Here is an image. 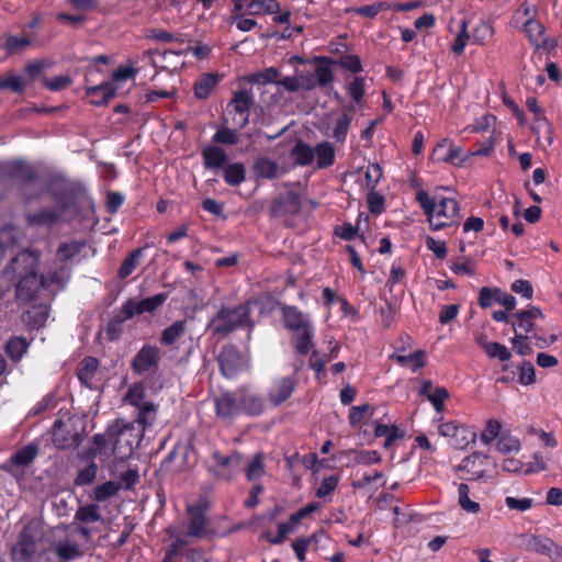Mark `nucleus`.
I'll return each mask as SVG.
<instances>
[{
	"instance_id": "obj_50",
	"label": "nucleus",
	"mask_w": 562,
	"mask_h": 562,
	"mask_svg": "<svg viewBox=\"0 0 562 562\" xmlns=\"http://www.w3.org/2000/svg\"><path fill=\"white\" fill-rule=\"evenodd\" d=\"M294 525L290 522H279L277 535H272L270 531L262 532L261 537L265 538L271 544H281L285 541L286 536L293 531Z\"/></svg>"
},
{
	"instance_id": "obj_15",
	"label": "nucleus",
	"mask_w": 562,
	"mask_h": 562,
	"mask_svg": "<svg viewBox=\"0 0 562 562\" xmlns=\"http://www.w3.org/2000/svg\"><path fill=\"white\" fill-rule=\"evenodd\" d=\"M168 299L167 293H157L153 296L145 297L143 300L136 301L134 299H127L124 304V312L127 317H135L137 315H142L144 313L153 314L159 307H161Z\"/></svg>"
},
{
	"instance_id": "obj_56",
	"label": "nucleus",
	"mask_w": 562,
	"mask_h": 562,
	"mask_svg": "<svg viewBox=\"0 0 562 562\" xmlns=\"http://www.w3.org/2000/svg\"><path fill=\"white\" fill-rule=\"evenodd\" d=\"M494 34L493 26L490 22L480 21V23L474 27L472 37L475 44L483 45L490 38H492Z\"/></svg>"
},
{
	"instance_id": "obj_13",
	"label": "nucleus",
	"mask_w": 562,
	"mask_h": 562,
	"mask_svg": "<svg viewBox=\"0 0 562 562\" xmlns=\"http://www.w3.org/2000/svg\"><path fill=\"white\" fill-rule=\"evenodd\" d=\"M217 361L222 373L228 379L235 378L245 367L243 356L234 345L222 347Z\"/></svg>"
},
{
	"instance_id": "obj_19",
	"label": "nucleus",
	"mask_w": 562,
	"mask_h": 562,
	"mask_svg": "<svg viewBox=\"0 0 562 562\" xmlns=\"http://www.w3.org/2000/svg\"><path fill=\"white\" fill-rule=\"evenodd\" d=\"M216 415L224 419L234 418L241 413L239 391L237 393L224 392L215 398Z\"/></svg>"
},
{
	"instance_id": "obj_36",
	"label": "nucleus",
	"mask_w": 562,
	"mask_h": 562,
	"mask_svg": "<svg viewBox=\"0 0 562 562\" xmlns=\"http://www.w3.org/2000/svg\"><path fill=\"white\" fill-rule=\"evenodd\" d=\"M98 368H99L98 359H95L93 357L85 358L80 362V364L78 367V371H77V376H78L79 381L83 385L91 387V383H92V380L98 371Z\"/></svg>"
},
{
	"instance_id": "obj_10",
	"label": "nucleus",
	"mask_w": 562,
	"mask_h": 562,
	"mask_svg": "<svg viewBox=\"0 0 562 562\" xmlns=\"http://www.w3.org/2000/svg\"><path fill=\"white\" fill-rule=\"evenodd\" d=\"M53 443L60 450L77 449L81 441V434L72 424L57 419L52 428Z\"/></svg>"
},
{
	"instance_id": "obj_29",
	"label": "nucleus",
	"mask_w": 562,
	"mask_h": 562,
	"mask_svg": "<svg viewBox=\"0 0 562 562\" xmlns=\"http://www.w3.org/2000/svg\"><path fill=\"white\" fill-rule=\"evenodd\" d=\"M520 25H522L526 36L533 46L542 47L547 44L544 27L539 21L528 18Z\"/></svg>"
},
{
	"instance_id": "obj_53",
	"label": "nucleus",
	"mask_w": 562,
	"mask_h": 562,
	"mask_svg": "<svg viewBox=\"0 0 562 562\" xmlns=\"http://www.w3.org/2000/svg\"><path fill=\"white\" fill-rule=\"evenodd\" d=\"M98 465L94 462H90L83 469L78 471L77 476L75 477V485L77 486H87L93 483L97 477Z\"/></svg>"
},
{
	"instance_id": "obj_6",
	"label": "nucleus",
	"mask_w": 562,
	"mask_h": 562,
	"mask_svg": "<svg viewBox=\"0 0 562 562\" xmlns=\"http://www.w3.org/2000/svg\"><path fill=\"white\" fill-rule=\"evenodd\" d=\"M243 326L249 328L254 326L250 321V311L247 304H239L235 307H221L216 315L210 321L207 330H211L213 335L226 336Z\"/></svg>"
},
{
	"instance_id": "obj_1",
	"label": "nucleus",
	"mask_w": 562,
	"mask_h": 562,
	"mask_svg": "<svg viewBox=\"0 0 562 562\" xmlns=\"http://www.w3.org/2000/svg\"><path fill=\"white\" fill-rule=\"evenodd\" d=\"M41 255L36 250L25 249L11 258L8 271L18 279L15 297L19 302L34 300L41 289H44L42 274L37 273Z\"/></svg>"
},
{
	"instance_id": "obj_2",
	"label": "nucleus",
	"mask_w": 562,
	"mask_h": 562,
	"mask_svg": "<svg viewBox=\"0 0 562 562\" xmlns=\"http://www.w3.org/2000/svg\"><path fill=\"white\" fill-rule=\"evenodd\" d=\"M48 193L55 202L54 207H43L34 213L26 214L30 226L52 227L58 223L64 214L75 209V193L64 181L53 180L48 186Z\"/></svg>"
},
{
	"instance_id": "obj_9",
	"label": "nucleus",
	"mask_w": 562,
	"mask_h": 562,
	"mask_svg": "<svg viewBox=\"0 0 562 562\" xmlns=\"http://www.w3.org/2000/svg\"><path fill=\"white\" fill-rule=\"evenodd\" d=\"M97 521H103L100 513V506L97 503H90L80 505L77 508L71 526H76L77 532L86 542H89L94 531L93 528L89 527V525Z\"/></svg>"
},
{
	"instance_id": "obj_26",
	"label": "nucleus",
	"mask_w": 562,
	"mask_h": 562,
	"mask_svg": "<svg viewBox=\"0 0 562 562\" xmlns=\"http://www.w3.org/2000/svg\"><path fill=\"white\" fill-rule=\"evenodd\" d=\"M125 404H128L138 411L153 403L146 395V390L143 383L135 382L128 386L126 394L123 397Z\"/></svg>"
},
{
	"instance_id": "obj_45",
	"label": "nucleus",
	"mask_w": 562,
	"mask_h": 562,
	"mask_svg": "<svg viewBox=\"0 0 562 562\" xmlns=\"http://www.w3.org/2000/svg\"><path fill=\"white\" fill-rule=\"evenodd\" d=\"M470 488L468 484L460 483L458 486V504L462 510L469 514H477L481 510V505L477 502L470 499Z\"/></svg>"
},
{
	"instance_id": "obj_28",
	"label": "nucleus",
	"mask_w": 562,
	"mask_h": 562,
	"mask_svg": "<svg viewBox=\"0 0 562 562\" xmlns=\"http://www.w3.org/2000/svg\"><path fill=\"white\" fill-rule=\"evenodd\" d=\"M53 551L64 562L75 560L82 555L80 546L71 539H61L54 543Z\"/></svg>"
},
{
	"instance_id": "obj_51",
	"label": "nucleus",
	"mask_w": 562,
	"mask_h": 562,
	"mask_svg": "<svg viewBox=\"0 0 562 562\" xmlns=\"http://www.w3.org/2000/svg\"><path fill=\"white\" fill-rule=\"evenodd\" d=\"M481 347L491 358H497L501 361H507L510 359L512 353L508 348L499 342H481Z\"/></svg>"
},
{
	"instance_id": "obj_20",
	"label": "nucleus",
	"mask_w": 562,
	"mask_h": 562,
	"mask_svg": "<svg viewBox=\"0 0 562 562\" xmlns=\"http://www.w3.org/2000/svg\"><path fill=\"white\" fill-rule=\"evenodd\" d=\"M462 153V148L453 145L448 138L440 140L434 149V156L437 160L452 165H460L463 161L461 159Z\"/></svg>"
},
{
	"instance_id": "obj_14",
	"label": "nucleus",
	"mask_w": 562,
	"mask_h": 562,
	"mask_svg": "<svg viewBox=\"0 0 562 562\" xmlns=\"http://www.w3.org/2000/svg\"><path fill=\"white\" fill-rule=\"evenodd\" d=\"M301 196L297 192L288 191L280 193L272 202L270 215L272 217L294 216L301 212Z\"/></svg>"
},
{
	"instance_id": "obj_62",
	"label": "nucleus",
	"mask_w": 562,
	"mask_h": 562,
	"mask_svg": "<svg viewBox=\"0 0 562 562\" xmlns=\"http://www.w3.org/2000/svg\"><path fill=\"white\" fill-rule=\"evenodd\" d=\"M238 140L239 138L236 131L226 126L218 128L212 137L213 143L223 145H236Z\"/></svg>"
},
{
	"instance_id": "obj_54",
	"label": "nucleus",
	"mask_w": 562,
	"mask_h": 562,
	"mask_svg": "<svg viewBox=\"0 0 562 562\" xmlns=\"http://www.w3.org/2000/svg\"><path fill=\"white\" fill-rule=\"evenodd\" d=\"M26 87L25 80L21 76L9 75L0 78V91L10 90L15 93H22Z\"/></svg>"
},
{
	"instance_id": "obj_18",
	"label": "nucleus",
	"mask_w": 562,
	"mask_h": 562,
	"mask_svg": "<svg viewBox=\"0 0 562 562\" xmlns=\"http://www.w3.org/2000/svg\"><path fill=\"white\" fill-rule=\"evenodd\" d=\"M296 384L294 375L274 379L268 392L270 403L278 406L285 402L294 392Z\"/></svg>"
},
{
	"instance_id": "obj_57",
	"label": "nucleus",
	"mask_w": 562,
	"mask_h": 562,
	"mask_svg": "<svg viewBox=\"0 0 562 562\" xmlns=\"http://www.w3.org/2000/svg\"><path fill=\"white\" fill-rule=\"evenodd\" d=\"M552 540L544 536H532L527 542V547L530 551L547 555L550 552Z\"/></svg>"
},
{
	"instance_id": "obj_41",
	"label": "nucleus",
	"mask_w": 562,
	"mask_h": 562,
	"mask_svg": "<svg viewBox=\"0 0 562 562\" xmlns=\"http://www.w3.org/2000/svg\"><path fill=\"white\" fill-rule=\"evenodd\" d=\"M424 357L423 350H416L411 355H394L391 358L403 367H409L413 372H417L425 366Z\"/></svg>"
},
{
	"instance_id": "obj_44",
	"label": "nucleus",
	"mask_w": 562,
	"mask_h": 562,
	"mask_svg": "<svg viewBox=\"0 0 562 562\" xmlns=\"http://www.w3.org/2000/svg\"><path fill=\"white\" fill-rule=\"evenodd\" d=\"M224 181L233 187H237L246 179L245 167L241 162L229 164L224 169Z\"/></svg>"
},
{
	"instance_id": "obj_7",
	"label": "nucleus",
	"mask_w": 562,
	"mask_h": 562,
	"mask_svg": "<svg viewBox=\"0 0 562 562\" xmlns=\"http://www.w3.org/2000/svg\"><path fill=\"white\" fill-rule=\"evenodd\" d=\"M212 460L213 463L207 468V471L218 481L229 482L243 470V456L236 451L224 456L218 450H214Z\"/></svg>"
},
{
	"instance_id": "obj_11",
	"label": "nucleus",
	"mask_w": 562,
	"mask_h": 562,
	"mask_svg": "<svg viewBox=\"0 0 562 562\" xmlns=\"http://www.w3.org/2000/svg\"><path fill=\"white\" fill-rule=\"evenodd\" d=\"M187 513L189 516L188 536L200 539L205 537L210 522L206 517L207 502L205 499H200L188 505Z\"/></svg>"
},
{
	"instance_id": "obj_27",
	"label": "nucleus",
	"mask_w": 562,
	"mask_h": 562,
	"mask_svg": "<svg viewBox=\"0 0 562 562\" xmlns=\"http://www.w3.org/2000/svg\"><path fill=\"white\" fill-rule=\"evenodd\" d=\"M203 164L206 169H220L227 162L225 150L216 145H209L202 150Z\"/></svg>"
},
{
	"instance_id": "obj_58",
	"label": "nucleus",
	"mask_w": 562,
	"mask_h": 562,
	"mask_svg": "<svg viewBox=\"0 0 562 562\" xmlns=\"http://www.w3.org/2000/svg\"><path fill=\"white\" fill-rule=\"evenodd\" d=\"M110 441V436L106 432L104 434H97L92 437L91 447L88 451H86L82 456V458L89 459L94 458L97 454L101 453L102 450L105 448L108 442Z\"/></svg>"
},
{
	"instance_id": "obj_16",
	"label": "nucleus",
	"mask_w": 562,
	"mask_h": 562,
	"mask_svg": "<svg viewBox=\"0 0 562 562\" xmlns=\"http://www.w3.org/2000/svg\"><path fill=\"white\" fill-rule=\"evenodd\" d=\"M42 278L44 281V290L55 294L67 286L71 278V267L56 262L45 274H42Z\"/></svg>"
},
{
	"instance_id": "obj_31",
	"label": "nucleus",
	"mask_w": 562,
	"mask_h": 562,
	"mask_svg": "<svg viewBox=\"0 0 562 562\" xmlns=\"http://www.w3.org/2000/svg\"><path fill=\"white\" fill-rule=\"evenodd\" d=\"M187 333V321L179 319L167 326L160 335L159 341L162 346H173Z\"/></svg>"
},
{
	"instance_id": "obj_22",
	"label": "nucleus",
	"mask_w": 562,
	"mask_h": 562,
	"mask_svg": "<svg viewBox=\"0 0 562 562\" xmlns=\"http://www.w3.org/2000/svg\"><path fill=\"white\" fill-rule=\"evenodd\" d=\"M49 314L47 304H33L22 316L24 324L31 329L45 326Z\"/></svg>"
},
{
	"instance_id": "obj_43",
	"label": "nucleus",
	"mask_w": 562,
	"mask_h": 562,
	"mask_svg": "<svg viewBox=\"0 0 562 562\" xmlns=\"http://www.w3.org/2000/svg\"><path fill=\"white\" fill-rule=\"evenodd\" d=\"M246 477L250 482L260 480L266 473L265 458L262 453H256L245 468Z\"/></svg>"
},
{
	"instance_id": "obj_63",
	"label": "nucleus",
	"mask_w": 562,
	"mask_h": 562,
	"mask_svg": "<svg viewBox=\"0 0 562 562\" xmlns=\"http://www.w3.org/2000/svg\"><path fill=\"white\" fill-rule=\"evenodd\" d=\"M497 450L504 454L518 452L520 450V441L512 435H502L497 441Z\"/></svg>"
},
{
	"instance_id": "obj_5",
	"label": "nucleus",
	"mask_w": 562,
	"mask_h": 562,
	"mask_svg": "<svg viewBox=\"0 0 562 562\" xmlns=\"http://www.w3.org/2000/svg\"><path fill=\"white\" fill-rule=\"evenodd\" d=\"M110 441L113 445V454L124 461L128 459L143 438V431L136 429L134 423L116 419L108 427Z\"/></svg>"
},
{
	"instance_id": "obj_49",
	"label": "nucleus",
	"mask_w": 562,
	"mask_h": 562,
	"mask_svg": "<svg viewBox=\"0 0 562 562\" xmlns=\"http://www.w3.org/2000/svg\"><path fill=\"white\" fill-rule=\"evenodd\" d=\"M392 8V3L380 1L372 4L358 7V8H351L348 10V12H353L355 14L373 19L375 18L381 11L389 10Z\"/></svg>"
},
{
	"instance_id": "obj_34",
	"label": "nucleus",
	"mask_w": 562,
	"mask_h": 562,
	"mask_svg": "<svg viewBox=\"0 0 562 562\" xmlns=\"http://www.w3.org/2000/svg\"><path fill=\"white\" fill-rule=\"evenodd\" d=\"M85 246L86 243L81 240L61 243L56 250L57 262L59 265H67V261L75 258Z\"/></svg>"
},
{
	"instance_id": "obj_55",
	"label": "nucleus",
	"mask_w": 562,
	"mask_h": 562,
	"mask_svg": "<svg viewBox=\"0 0 562 562\" xmlns=\"http://www.w3.org/2000/svg\"><path fill=\"white\" fill-rule=\"evenodd\" d=\"M330 63L333 61L329 58H324V63L317 65L315 68V76L319 87H327L334 81V74L328 66Z\"/></svg>"
},
{
	"instance_id": "obj_61",
	"label": "nucleus",
	"mask_w": 562,
	"mask_h": 562,
	"mask_svg": "<svg viewBox=\"0 0 562 562\" xmlns=\"http://www.w3.org/2000/svg\"><path fill=\"white\" fill-rule=\"evenodd\" d=\"M31 41L25 36H8L4 42V49L8 55L16 54L29 46Z\"/></svg>"
},
{
	"instance_id": "obj_52",
	"label": "nucleus",
	"mask_w": 562,
	"mask_h": 562,
	"mask_svg": "<svg viewBox=\"0 0 562 562\" xmlns=\"http://www.w3.org/2000/svg\"><path fill=\"white\" fill-rule=\"evenodd\" d=\"M27 342L22 337H14L7 342L5 351L8 356L13 360L18 361L26 352Z\"/></svg>"
},
{
	"instance_id": "obj_17",
	"label": "nucleus",
	"mask_w": 562,
	"mask_h": 562,
	"mask_svg": "<svg viewBox=\"0 0 562 562\" xmlns=\"http://www.w3.org/2000/svg\"><path fill=\"white\" fill-rule=\"evenodd\" d=\"M512 327L517 335L529 336L536 329L537 321L544 318L542 311L538 306H531L528 310L518 311L512 316Z\"/></svg>"
},
{
	"instance_id": "obj_3",
	"label": "nucleus",
	"mask_w": 562,
	"mask_h": 562,
	"mask_svg": "<svg viewBox=\"0 0 562 562\" xmlns=\"http://www.w3.org/2000/svg\"><path fill=\"white\" fill-rule=\"evenodd\" d=\"M416 201L427 216L430 229L439 231L451 226L459 218L460 206L452 198H431L426 191L416 193Z\"/></svg>"
},
{
	"instance_id": "obj_23",
	"label": "nucleus",
	"mask_w": 562,
	"mask_h": 562,
	"mask_svg": "<svg viewBox=\"0 0 562 562\" xmlns=\"http://www.w3.org/2000/svg\"><path fill=\"white\" fill-rule=\"evenodd\" d=\"M240 411L249 416H258L265 409V400L262 396L249 392L247 390H239Z\"/></svg>"
},
{
	"instance_id": "obj_24",
	"label": "nucleus",
	"mask_w": 562,
	"mask_h": 562,
	"mask_svg": "<svg viewBox=\"0 0 562 562\" xmlns=\"http://www.w3.org/2000/svg\"><path fill=\"white\" fill-rule=\"evenodd\" d=\"M487 461V456L482 452H473L465 457L459 464V470L467 471L472 475L471 479H481L485 474L484 465Z\"/></svg>"
},
{
	"instance_id": "obj_32",
	"label": "nucleus",
	"mask_w": 562,
	"mask_h": 562,
	"mask_svg": "<svg viewBox=\"0 0 562 562\" xmlns=\"http://www.w3.org/2000/svg\"><path fill=\"white\" fill-rule=\"evenodd\" d=\"M132 317H127L124 312V304L114 312L112 318L108 322L105 327L106 337L110 341L117 340L123 331L124 322L131 319Z\"/></svg>"
},
{
	"instance_id": "obj_59",
	"label": "nucleus",
	"mask_w": 562,
	"mask_h": 562,
	"mask_svg": "<svg viewBox=\"0 0 562 562\" xmlns=\"http://www.w3.org/2000/svg\"><path fill=\"white\" fill-rule=\"evenodd\" d=\"M347 91L351 97L352 101L361 105L364 92H366V81L362 77H355L353 80L348 85Z\"/></svg>"
},
{
	"instance_id": "obj_12",
	"label": "nucleus",
	"mask_w": 562,
	"mask_h": 562,
	"mask_svg": "<svg viewBox=\"0 0 562 562\" xmlns=\"http://www.w3.org/2000/svg\"><path fill=\"white\" fill-rule=\"evenodd\" d=\"M254 103L255 98L250 90L241 89L234 93L227 108H232L237 115L233 119L235 126L244 128L249 123V112Z\"/></svg>"
},
{
	"instance_id": "obj_37",
	"label": "nucleus",
	"mask_w": 562,
	"mask_h": 562,
	"mask_svg": "<svg viewBox=\"0 0 562 562\" xmlns=\"http://www.w3.org/2000/svg\"><path fill=\"white\" fill-rule=\"evenodd\" d=\"M157 414L158 405L153 402L147 404V406L136 411L134 422L140 427L139 430L144 432L147 428H150L155 424Z\"/></svg>"
},
{
	"instance_id": "obj_8",
	"label": "nucleus",
	"mask_w": 562,
	"mask_h": 562,
	"mask_svg": "<svg viewBox=\"0 0 562 562\" xmlns=\"http://www.w3.org/2000/svg\"><path fill=\"white\" fill-rule=\"evenodd\" d=\"M160 348L156 345L144 344L131 361V369L135 375H145L159 369Z\"/></svg>"
},
{
	"instance_id": "obj_35",
	"label": "nucleus",
	"mask_w": 562,
	"mask_h": 562,
	"mask_svg": "<svg viewBox=\"0 0 562 562\" xmlns=\"http://www.w3.org/2000/svg\"><path fill=\"white\" fill-rule=\"evenodd\" d=\"M252 170L257 178L271 180L278 177L279 166L269 158L259 157L255 160Z\"/></svg>"
},
{
	"instance_id": "obj_47",
	"label": "nucleus",
	"mask_w": 562,
	"mask_h": 562,
	"mask_svg": "<svg viewBox=\"0 0 562 562\" xmlns=\"http://www.w3.org/2000/svg\"><path fill=\"white\" fill-rule=\"evenodd\" d=\"M120 490L121 484L119 482L108 481L94 487L92 497L97 503H101L116 495Z\"/></svg>"
},
{
	"instance_id": "obj_39",
	"label": "nucleus",
	"mask_w": 562,
	"mask_h": 562,
	"mask_svg": "<svg viewBox=\"0 0 562 562\" xmlns=\"http://www.w3.org/2000/svg\"><path fill=\"white\" fill-rule=\"evenodd\" d=\"M476 432L467 426L460 425L450 439V445L456 449H464L471 442H475Z\"/></svg>"
},
{
	"instance_id": "obj_21",
	"label": "nucleus",
	"mask_w": 562,
	"mask_h": 562,
	"mask_svg": "<svg viewBox=\"0 0 562 562\" xmlns=\"http://www.w3.org/2000/svg\"><path fill=\"white\" fill-rule=\"evenodd\" d=\"M353 106H347L342 112L338 113L331 127L330 136L336 143L344 144L346 142L348 131L352 122L351 112Z\"/></svg>"
},
{
	"instance_id": "obj_48",
	"label": "nucleus",
	"mask_w": 562,
	"mask_h": 562,
	"mask_svg": "<svg viewBox=\"0 0 562 562\" xmlns=\"http://www.w3.org/2000/svg\"><path fill=\"white\" fill-rule=\"evenodd\" d=\"M279 2L277 0H251L247 4L249 14L257 15L261 12L273 14L279 11Z\"/></svg>"
},
{
	"instance_id": "obj_60",
	"label": "nucleus",
	"mask_w": 562,
	"mask_h": 562,
	"mask_svg": "<svg viewBox=\"0 0 562 562\" xmlns=\"http://www.w3.org/2000/svg\"><path fill=\"white\" fill-rule=\"evenodd\" d=\"M501 429L502 425L497 419H488L483 432L480 436L481 441L485 445H490L499 436Z\"/></svg>"
},
{
	"instance_id": "obj_25",
	"label": "nucleus",
	"mask_w": 562,
	"mask_h": 562,
	"mask_svg": "<svg viewBox=\"0 0 562 562\" xmlns=\"http://www.w3.org/2000/svg\"><path fill=\"white\" fill-rule=\"evenodd\" d=\"M291 333L296 352L301 356L307 355L313 347L314 327L312 323L300 327V329H294Z\"/></svg>"
},
{
	"instance_id": "obj_42",
	"label": "nucleus",
	"mask_w": 562,
	"mask_h": 562,
	"mask_svg": "<svg viewBox=\"0 0 562 562\" xmlns=\"http://www.w3.org/2000/svg\"><path fill=\"white\" fill-rule=\"evenodd\" d=\"M38 453L37 445L30 443L11 456V462L15 465L27 467L30 465Z\"/></svg>"
},
{
	"instance_id": "obj_46",
	"label": "nucleus",
	"mask_w": 562,
	"mask_h": 562,
	"mask_svg": "<svg viewBox=\"0 0 562 562\" xmlns=\"http://www.w3.org/2000/svg\"><path fill=\"white\" fill-rule=\"evenodd\" d=\"M526 105L530 112L536 115V124L531 127L535 135H539L542 128H546L548 133L551 132V126L547 120L542 116L540 106L538 105L536 98H528Z\"/></svg>"
},
{
	"instance_id": "obj_64",
	"label": "nucleus",
	"mask_w": 562,
	"mask_h": 562,
	"mask_svg": "<svg viewBox=\"0 0 562 562\" xmlns=\"http://www.w3.org/2000/svg\"><path fill=\"white\" fill-rule=\"evenodd\" d=\"M449 397V392L446 387L439 386L434 390L431 394L427 397L431 403L435 411L439 414L443 412L445 401Z\"/></svg>"
},
{
	"instance_id": "obj_40",
	"label": "nucleus",
	"mask_w": 562,
	"mask_h": 562,
	"mask_svg": "<svg viewBox=\"0 0 562 562\" xmlns=\"http://www.w3.org/2000/svg\"><path fill=\"white\" fill-rule=\"evenodd\" d=\"M142 257L143 248H136L132 250L117 270V277L120 279H125L130 277L139 265Z\"/></svg>"
},
{
	"instance_id": "obj_33",
	"label": "nucleus",
	"mask_w": 562,
	"mask_h": 562,
	"mask_svg": "<svg viewBox=\"0 0 562 562\" xmlns=\"http://www.w3.org/2000/svg\"><path fill=\"white\" fill-rule=\"evenodd\" d=\"M87 94L91 97V103L94 105L106 104L115 94L114 87L109 82H103L87 89Z\"/></svg>"
},
{
	"instance_id": "obj_30",
	"label": "nucleus",
	"mask_w": 562,
	"mask_h": 562,
	"mask_svg": "<svg viewBox=\"0 0 562 562\" xmlns=\"http://www.w3.org/2000/svg\"><path fill=\"white\" fill-rule=\"evenodd\" d=\"M284 327L290 331L300 329L311 323L307 315L303 314L296 306H284L282 308Z\"/></svg>"
},
{
	"instance_id": "obj_4",
	"label": "nucleus",
	"mask_w": 562,
	"mask_h": 562,
	"mask_svg": "<svg viewBox=\"0 0 562 562\" xmlns=\"http://www.w3.org/2000/svg\"><path fill=\"white\" fill-rule=\"evenodd\" d=\"M295 165L306 167L315 164V169H327L336 161V150L328 140L317 143L314 147L303 140H297L290 151Z\"/></svg>"
},
{
	"instance_id": "obj_38",
	"label": "nucleus",
	"mask_w": 562,
	"mask_h": 562,
	"mask_svg": "<svg viewBox=\"0 0 562 562\" xmlns=\"http://www.w3.org/2000/svg\"><path fill=\"white\" fill-rule=\"evenodd\" d=\"M218 79V76L214 74L204 75L193 86L194 95L200 100L206 99L217 86Z\"/></svg>"
}]
</instances>
